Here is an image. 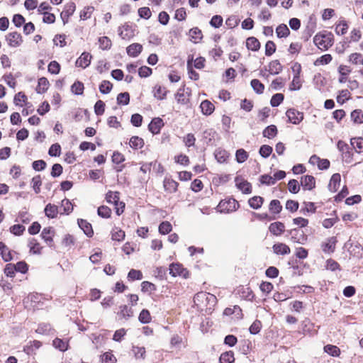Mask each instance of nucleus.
Here are the masks:
<instances>
[{
    "mask_svg": "<svg viewBox=\"0 0 363 363\" xmlns=\"http://www.w3.org/2000/svg\"><path fill=\"white\" fill-rule=\"evenodd\" d=\"M194 301L201 308L206 307V309H211L216 302V297L213 294L201 291L195 295Z\"/></svg>",
    "mask_w": 363,
    "mask_h": 363,
    "instance_id": "nucleus-1",
    "label": "nucleus"
},
{
    "mask_svg": "<svg viewBox=\"0 0 363 363\" xmlns=\"http://www.w3.org/2000/svg\"><path fill=\"white\" fill-rule=\"evenodd\" d=\"M313 41L319 49L325 50L333 44V35L330 33H317L313 38Z\"/></svg>",
    "mask_w": 363,
    "mask_h": 363,
    "instance_id": "nucleus-2",
    "label": "nucleus"
},
{
    "mask_svg": "<svg viewBox=\"0 0 363 363\" xmlns=\"http://www.w3.org/2000/svg\"><path fill=\"white\" fill-rule=\"evenodd\" d=\"M239 207L238 201L234 199L222 200L218 205V209L222 213L235 211Z\"/></svg>",
    "mask_w": 363,
    "mask_h": 363,
    "instance_id": "nucleus-3",
    "label": "nucleus"
},
{
    "mask_svg": "<svg viewBox=\"0 0 363 363\" xmlns=\"http://www.w3.org/2000/svg\"><path fill=\"white\" fill-rule=\"evenodd\" d=\"M169 274L173 277L180 276L184 278H187L189 276L188 271L178 263L172 264L169 266Z\"/></svg>",
    "mask_w": 363,
    "mask_h": 363,
    "instance_id": "nucleus-4",
    "label": "nucleus"
},
{
    "mask_svg": "<svg viewBox=\"0 0 363 363\" xmlns=\"http://www.w3.org/2000/svg\"><path fill=\"white\" fill-rule=\"evenodd\" d=\"M6 41L10 47L16 48L21 45L23 40L20 33L12 32L6 36Z\"/></svg>",
    "mask_w": 363,
    "mask_h": 363,
    "instance_id": "nucleus-5",
    "label": "nucleus"
},
{
    "mask_svg": "<svg viewBox=\"0 0 363 363\" xmlns=\"http://www.w3.org/2000/svg\"><path fill=\"white\" fill-rule=\"evenodd\" d=\"M286 116L288 117L289 121L292 123L293 124H298L303 119V113L299 112L293 108L289 109L286 111Z\"/></svg>",
    "mask_w": 363,
    "mask_h": 363,
    "instance_id": "nucleus-6",
    "label": "nucleus"
},
{
    "mask_svg": "<svg viewBox=\"0 0 363 363\" xmlns=\"http://www.w3.org/2000/svg\"><path fill=\"white\" fill-rule=\"evenodd\" d=\"M91 58L92 56L89 52H84L77 58L75 65L77 67L85 69L90 65Z\"/></svg>",
    "mask_w": 363,
    "mask_h": 363,
    "instance_id": "nucleus-7",
    "label": "nucleus"
},
{
    "mask_svg": "<svg viewBox=\"0 0 363 363\" xmlns=\"http://www.w3.org/2000/svg\"><path fill=\"white\" fill-rule=\"evenodd\" d=\"M163 125V121L160 118H155L149 124L148 129L152 134L156 135L160 133Z\"/></svg>",
    "mask_w": 363,
    "mask_h": 363,
    "instance_id": "nucleus-8",
    "label": "nucleus"
},
{
    "mask_svg": "<svg viewBox=\"0 0 363 363\" xmlns=\"http://www.w3.org/2000/svg\"><path fill=\"white\" fill-rule=\"evenodd\" d=\"M272 249L273 252L276 255H289L291 252L290 247L287 245L281 242L274 244L272 247Z\"/></svg>",
    "mask_w": 363,
    "mask_h": 363,
    "instance_id": "nucleus-9",
    "label": "nucleus"
},
{
    "mask_svg": "<svg viewBox=\"0 0 363 363\" xmlns=\"http://www.w3.org/2000/svg\"><path fill=\"white\" fill-rule=\"evenodd\" d=\"M337 240L335 237L330 238L322 244V250L325 253H332L335 251Z\"/></svg>",
    "mask_w": 363,
    "mask_h": 363,
    "instance_id": "nucleus-10",
    "label": "nucleus"
},
{
    "mask_svg": "<svg viewBox=\"0 0 363 363\" xmlns=\"http://www.w3.org/2000/svg\"><path fill=\"white\" fill-rule=\"evenodd\" d=\"M341 177L338 173L334 174L330 180L328 189L332 192H336L340 186Z\"/></svg>",
    "mask_w": 363,
    "mask_h": 363,
    "instance_id": "nucleus-11",
    "label": "nucleus"
},
{
    "mask_svg": "<svg viewBox=\"0 0 363 363\" xmlns=\"http://www.w3.org/2000/svg\"><path fill=\"white\" fill-rule=\"evenodd\" d=\"M200 108L203 115L210 116L214 112L215 106L210 101L204 100L201 103Z\"/></svg>",
    "mask_w": 363,
    "mask_h": 363,
    "instance_id": "nucleus-12",
    "label": "nucleus"
},
{
    "mask_svg": "<svg viewBox=\"0 0 363 363\" xmlns=\"http://www.w3.org/2000/svg\"><path fill=\"white\" fill-rule=\"evenodd\" d=\"M235 185L244 194H250L251 192L250 184L242 178L237 177L235 179Z\"/></svg>",
    "mask_w": 363,
    "mask_h": 363,
    "instance_id": "nucleus-13",
    "label": "nucleus"
},
{
    "mask_svg": "<svg viewBox=\"0 0 363 363\" xmlns=\"http://www.w3.org/2000/svg\"><path fill=\"white\" fill-rule=\"evenodd\" d=\"M337 71L340 74L339 82L342 84L345 83L347 81V76L352 71L350 67L345 65H340L338 67Z\"/></svg>",
    "mask_w": 363,
    "mask_h": 363,
    "instance_id": "nucleus-14",
    "label": "nucleus"
},
{
    "mask_svg": "<svg viewBox=\"0 0 363 363\" xmlns=\"http://www.w3.org/2000/svg\"><path fill=\"white\" fill-rule=\"evenodd\" d=\"M189 40L194 43H199L203 38L201 30L198 28H193L189 31Z\"/></svg>",
    "mask_w": 363,
    "mask_h": 363,
    "instance_id": "nucleus-15",
    "label": "nucleus"
},
{
    "mask_svg": "<svg viewBox=\"0 0 363 363\" xmlns=\"http://www.w3.org/2000/svg\"><path fill=\"white\" fill-rule=\"evenodd\" d=\"M301 186L306 190H311L315 187V180L313 176L306 175L301 178Z\"/></svg>",
    "mask_w": 363,
    "mask_h": 363,
    "instance_id": "nucleus-16",
    "label": "nucleus"
},
{
    "mask_svg": "<svg viewBox=\"0 0 363 363\" xmlns=\"http://www.w3.org/2000/svg\"><path fill=\"white\" fill-rule=\"evenodd\" d=\"M269 229L273 235L279 236L284 232L285 226L281 222H275L270 224Z\"/></svg>",
    "mask_w": 363,
    "mask_h": 363,
    "instance_id": "nucleus-17",
    "label": "nucleus"
},
{
    "mask_svg": "<svg viewBox=\"0 0 363 363\" xmlns=\"http://www.w3.org/2000/svg\"><path fill=\"white\" fill-rule=\"evenodd\" d=\"M55 235V230L52 227L45 228L41 233L43 239L49 245L52 242V238Z\"/></svg>",
    "mask_w": 363,
    "mask_h": 363,
    "instance_id": "nucleus-18",
    "label": "nucleus"
},
{
    "mask_svg": "<svg viewBox=\"0 0 363 363\" xmlns=\"http://www.w3.org/2000/svg\"><path fill=\"white\" fill-rule=\"evenodd\" d=\"M153 96L158 100H164L166 99L168 91L165 87L157 85L153 89Z\"/></svg>",
    "mask_w": 363,
    "mask_h": 363,
    "instance_id": "nucleus-19",
    "label": "nucleus"
},
{
    "mask_svg": "<svg viewBox=\"0 0 363 363\" xmlns=\"http://www.w3.org/2000/svg\"><path fill=\"white\" fill-rule=\"evenodd\" d=\"M175 99L178 104L185 105L189 101V96L184 91V89H179L175 94Z\"/></svg>",
    "mask_w": 363,
    "mask_h": 363,
    "instance_id": "nucleus-20",
    "label": "nucleus"
},
{
    "mask_svg": "<svg viewBox=\"0 0 363 363\" xmlns=\"http://www.w3.org/2000/svg\"><path fill=\"white\" fill-rule=\"evenodd\" d=\"M78 225L79 228L84 231V233L89 237H91L94 232L92 230L91 225L86 220L83 219L78 220Z\"/></svg>",
    "mask_w": 363,
    "mask_h": 363,
    "instance_id": "nucleus-21",
    "label": "nucleus"
},
{
    "mask_svg": "<svg viewBox=\"0 0 363 363\" xmlns=\"http://www.w3.org/2000/svg\"><path fill=\"white\" fill-rule=\"evenodd\" d=\"M143 46L139 43H133L127 48V53L131 57L138 56L142 51Z\"/></svg>",
    "mask_w": 363,
    "mask_h": 363,
    "instance_id": "nucleus-22",
    "label": "nucleus"
},
{
    "mask_svg": "<svg viewBox=\"0 0 363 363\" xmlns=\"http://www.w3.org/2000/svg\"><path fill=\"white\" fill-rule=\"evenodd\" d=\"M282 70V66L279 60H273L268 65V71L271 74H278Z\"/></svg>",
    "mask_w": 363,
    "mask_h": 363,
    "instance_id": "nucleus-23",
    "label": "nucleus"
},
{
    "mask_svg": "<svg viewBox=\"0 0 363 363\" xmlns=\"http://www.w3.org/2000/svg\"><path fill=\"white\" fill-rule=\"evenodd\" d=\"M246 46L248 50L257 51L260 48V43L256 38L250 37L246 40Z\"/></svg>",
    "mask_w": 363,
    "mask_h": 363,
    "instance_id": "nucleus-24",
    "label": "nucleus"
},
{
    "mask_svg": "<svg viewBox=\"0 0 363 363\" xmlns=\"http://www.w3.org/2000/svg\"><path fill=\"white\" fill-rule=\"evenodd\" d=\"M178 183L171 179H165L164 180V188L165 191L173 193L177 189Z\"/></svg>",
    "mask_w": 363,
    "mask_h": 363,
    "instance_id": "nucleus-25",
    "label": "nucleus"
},
{
    "mask_svg": "<svg viewBox=\"0 0 363 363\" xmlns=\"http://www.w3.org/2000/svg\"><path fill=\"white\" fill-rule=\"evenodd\" d=\"M125 232L118 227H115L111 230V238L118 242L123 241L125 238Z\"/></svg>",
    "mask_w": 363,
    "mask_h": 363,
    "instance_id": "nucleus-26",
    "label": "nucleus"
},
{
    "mask_svg": "<svg viewBox=\"0 0 363 363\" xmlns=\"http://www.w3.org/2000/svg\"><path fill=\"white\" fill-rule=\"evenodd\" d=\"M214 155L216 159L220 163L225 162L229 157L228 152L226 150L220 148L216 150Z\"/></svg>",
    "mask_w": 363,
    "mask_h": 363,
    "instance_id": "nucleus-27",
    "label": "nucleus"
},
{
    "mask_svg": "<svg viewBox=\"0 0 363 363\" xmlns=\"http://www.w3.org/2000/svg\"><path fill=\"white\" fill-rule=\"evenodd\" d=\"M130 146L135 149H140L144 146V140L143 138L138 136H133L129 141Z\"/></svg>",
    "mask_w": 363,
    "mask_h": 363,
    "instance_id": "nucleus-28",
    "label": "nucleus"
},
{
    "mask_svg": "<svg viewBox=\"0 0 363 363\" xmlns=\"http://www.w3.org/2000/svg\"><path fill=\"white\" fill-rule=\"evenodd\" d=\"M45 213L48 218H54L58 213V208L55 205L49 203L45 208Z\"/></svg>",
    "mask_w": 363,
    "mask_h": 363,
    "instance_id": "nucleus-29",
    "label": "nucleus"
},
{
    "mask_svg": "<svg viewBox=\"0 0 363 363\" xmlns=\"http://www.w3.org/2000/svg\"><path fill=\"white\" fill-rule=\"evenodd\" d=\"M49 85V82L45 77L40 78L36 89L37 92L40 94L45 92L48 89Z\"/></svg>",
    "mask_w": 363,
    "mask_h": 363,
    "instance_id": "nucleus-30",
    "label": "nucleus"
},
{
    "mask_svg": "<svg viewBox=\"0 0 363 363\" xmlns=\"http://www.w3.org/2000/svg\"><path fill=\"white\" fill-rule=\"evenodd\" d=\"M351 145L354 147L355 151L358 153L363 151V138H354L351 139Z\"/></svg>",
    "mask_w": 363,
    "mask_h": 363,
    "instance_id": "nucleus-31",
    "label": "nucleus"
},
{
    "mask_svg": "<svg viewBox=\"0 0 363 363\" xmlns=\"http://www.w3.org/2000/svg\"><path fill=\"white\" fill-rule=\"evenodd\" d=\"M277 134V128L274 125L267 126L263 130V136L267 138H273Z\"/></svg>",
    "mask_w": 363,
    "mask_h": 363,
    "instance_id": "nucleus-32",
    "label": "nucleus"
},
{
    "mask_svg": "<svg viewBox=\"0 0 363 363\" xmlns=\"http://www.w3.org/2000/svg\"><path fill=\"white\" fill-rule=\"evenodd\" d=\"M234 360V354L231 351L222 353L219 358L220 363H233Z\"/></svg>",
    "mask_w": 363,
    "mask_h": 363,
    "instance_id": "nucleus-33",
    "label": "nucleus"
},
{
    "mask_svg": "<svg viewBox=\"0 0 363 363\" xmlns=\"http://www.w3.org/2000/svg\"><path fill=\"white\" fill-rule=\"evenodd\" d=\"M332 56L330 54H325L316 59L314 62L315 66L325 65L329 64L332 61Z\"/></svg>",
    "mask_w": 363,
    "mask_h": 363,
    "instance_id": "nucleus-34",
    "label": "nucleus"
},
{
    "mask_svg": "<svg viewBox=\"0 0 363 363\" xmlns=\"http://www.w3.org/2000/svg\"><path fill=\"white\" fill-rule=\"evenodd\" d=\"M119 193L118 191H109L106 194V200L109 203H116L119 201Z\"/></svg>",
    "mask_w": 363,
    "mask_h": 363,
    "instance_id": "nucleus-35",
    "label": "nucleus"
},
{
    "mask_svg": "<svg viewBox=\"0 0 363 363\" xmlns=\"http://www.w3.org/2000/svg\"><path fill=\"white\" fill-rule=\"evenodd\" d=\"M138 320L142 323H149L152 320L150 313L147 309H143L140 313Z\"/></svg>",
    "mask_w": 363,
    "mask_h": 363,
    "instance_id": "nucleus-36",
    "label": "nucleus"
},
{
    "mask_svg": "<svg viewBox=\"0 0 363 363\" xmlns=\"http://www.w3.org/2000/svg\"><path fill=\"white\" fill-rule=\"evenodd\" d=\"M133 311L131 308L128 307L125 305L120 306V311L118 315L125 319H128V318L133 316Z\"/></svg>",
    "mask_w": 363,
    "mask_h": 363,
    "instance_id": "nucleus-37",
    "label": "nucleus"
},
{
    "mask_svg": "<svg viewBox=\"0 0 363 363\" xmlns=\"http://www.w3.org/2000/svg\"><path fill=\"white\" fill-rule=\"evenodd\" d=\"M133 353L136 359H144L145 358V348L144 347L133 346Z\"/></svg>",
    "mask_w": 363,
    "mask_h": 363,
    "instance_id": "nucleus-38",
    "label": "nucleus"
},
{
    "mask_svg": "<svg viewBox=\"0 0 363 363\" xmlns=\"http://www.w3.org/2000/svg\"><path fill=\"white\" fill-rule=\"evenodd\" d=\"M249 205L254 209H258L263 203V199L261 196H254L249 201Z\"/></svg>",
    "mask_w": 363,
    "mask_h": 363,
    "instance_id": "nucleus-39",
    "label": "nucleus"
},
{
    "mask_svg": "<svg viewBox=\"0 0 363 363\" xmlns=\"http://www.w3.org/2000/svg\"><path fill=\"white\" fill-rule=\"evenodd\" d=\"M28 247L30 248V252L33 254H40L41 247L40 244L35 239H30L28 242Z\"/></svg>",
    "mask_w": 363,
    "mask_h": 363,
    "instance_id": "nucleus-40",
    "label": "nucleus"
},
{
    "mask_svg": "<svg viewBox=\"0 0 363 363\" xmlns=\"http://www.w3.org/2000/svg\"><path fill=\"white\" fill-rule=\"evenodd\" d=\"M251 86L257 94H262L264 89V84L258 79H252L251 81Z\"/></svg>",
    "mask_w": 363,
    "mask_h": 363,
    "instance_id": "nucleus-41",
    "label": "nucleus"
},
{
    "mask_svg": "<svg viewBox=\"0 0 363 363\" xmlns=\"http://www.w3.org/2000/svg\"><path fill=\"white\" fill-rule=\"evenodd\" d=\"M1 258L5 262H9L13 259V252L1 243Z\"/></svg>",
    "mask_w": 363,
    "mask_h": 363,
    "instance_id": "nucleus-42",
    "label": "nucleus"
},
{
    "mask_svg": "<svg viewBox=\"0 0 363 363\" xmlns=\"http://www.w3.org/2000/svg\"><path fill=\"white\" fill-rule=\"evenodd\" d=\"M347 23L345 21H342L336 25L335 30L337 35H342L347 33Z\"/></svg>",
    "mask_w": 363,
    "mask_h": 363,
    "instance_id": "nucleus-43",
    "label": "nucleus"
},
{
    "mask_svg": "<svg viewBox=\"0 0 363 363\" xmlns=\"http://www.w3.org/2000/svg\"><path fill=\"white\" fill-rule=\"evenodd\" d=\"M98 215L104 218H108L111 215V210L110 208L106 206H101L98 208Z\"/></svg>",
    "mask_w": 363,
    "mask_h": 363,
    "instance_id": "nucleus-44",
    "label": "nucleus"
},
{
    "mask_svg": "<svg viewBox=\"0 0 363 363\" xmlns=\"http://www.w3.org/2000/svg\"><path fill=\"white\" fill-rule=\"evenodd\" d=\"M351 118L355 123H363V113L360 110H354L351 113Z\"/></svg>",
    "mask_w": 363,
    "mask_h": 363,
    "instance_id": "nucleus-45",
    "label": "nucleus"
},
{
    "mask_svg": "<svg viewBox=\"0 0 363 363\" xmlns=\"http://www.w3.org/2000/svg\"><path fill=\"white\" fill-rule=\"evenodd\" d=\"M350 91L347 89L342 90L337 96V101L340 104H343L346 101L350 99Z\"/></svg>",
    "mask_w": 363,
    "mask_h": 363,
    "instance_id": "nucleus-46",
    "label": "nucleus"
},
{
    "mask_svg": "<svg viewBox=\"0 0 363 363\" xmlns=\"http://www.w3.org/2000/svg\"><path fill=\"white\" fill-rule=\"evenodd\" d=\"M324 351L333 357H337L340 353V350L337 347L331 345L325 346Z\"/></svg>",
    "mask_w": 363,
    "mask_h": 363,
    "instance_id": "nucleus-47",
    "label": "nucleus"
},
{
    "mask_svg": "<svg viewBox=\"0 0 363 363\" xmlns=\"http://www.w3.org/2000/svg\"><path fill=\"white\" fill-rule=\"evenodd\" d=\"M302 86V80L301 76H294L293 80L290 84V89L293 91L299 90Z\"/></svg>",
    "mask_w": 363,
    "mask_h": 363,
    "instance_id": "nucleus-48",
    "label": "nucleus"
},
{
    "mask_svg": "<svg viewBox=\"0 0 363 363\" xmlns=\"http://www.w3.org/2000/svg\"><path fill=\"white\" fill-rule=\"evenodd\" d=\"M84 84L81 82H75L71 86L72 92L77 95H81L84 92Z\"/></svg>",
    "mask_w": 363,
    "mask_h": 363,
    "instance_id": "nucleus-49",
    "label": "nucleus"
},
{
    "mask_svg": "<svg viewBox=\"0 0 363 363\" xmlns=\"http://www.w3.org/2000/svg\"><path fill=\"white\" fill-rule=\"evenodd\" d=\"M269 208L273 213H279L282 209V206L279 201L274 199L270 202Z\"/></svg>",
    "mask_w": 363,
    "mask_h": 363,
    "instance_id": "nucleus-50",
    "label": "nucleus"
},
{
    "mask_svg": "<svg viewBox=\"0 0 363 363\" xmlns=\"http://www.w3.org/2000/svg\"><path fill=\"white\" fill-rule=\"evenodd\" d=\"M276 33L279 38H284L289 34V29L286 25L281 24L277 28Z\"/></svg>",
    "mask_w": 363,
    "mask_h": 363,
    "instance_id": "nucleus-51",
    "label": "nucleus"
},
{
    "mask_svg": "<svg viewBox=\"0 0 363 363\" xmlns=\"http://www.w3.org/2000/svg\"><path fill=\"white\" fill-rule=\"evenodd\" d=\"M53 346L60 351H65L68 348V343L61 339L56 338L53 340Z\"/></svg>",
    "mask_w": 363,
    "mask_h": 363,
    "instance_id": "nucleus-52",
    "label": "nucleus"
},
{
    "mask_svg": "<svg viewBox=\"0 0 363 363\" xmlns=\"http://www.w3.org/2000/svg\"><path fill=\"white\" fill-rule=\"evenodd\" d=\"M60 208H62L63 213L69 214L73 210V206L68 199H63L61 202Z\"/></svg>",
    "mask_w": 363,
    "mask_h": 363,
    "instance_id": "nucleus-53",
    "label": "nucleus"
},
{
    "mask_svg": "<svg viewBox=\"0 0 363 363\" xmlns=\"http://www.w3.org/2000/svg\"><path fill=\"white\" fill-rule=\"evenodd\" d=\"M172 227L169 222H162L159 226V232L162 235H166L172 231Z\"/></svg>",
    "mask_w": 363,
    "mask_h": 363,
    "instance_id": "nucleus-54",
    "label": "nucleus"
},
{
    "mask_svg": "<svg viewBox=\"0 0 363 363\" xmlns=\"http://www.w3.org/2000/svg\"><path fill=\"white\" fill-rule=\"evenodd\" d=\"M130 101V96L128 92L121 93L117 96V102L120 105H127Z\"/></svg>",
    "mask_w": 363,
    "mask_h": 363,
    "instance_id": "nucleus-55",
    "label": "nucleus"
},
{
    "mask_svg": "<svg viewBox=\"0 0 363 363\" xmlns=\"http://www.w3.org/2000/svg\"><path fill=\"white\" fill-rule=\"evenodd\" d=\"M362 55L358 52H354L349 55L348 61L355 65H360Z\"/></svg>",
    "mask_w": 363,
    "mask_h": 363,
    "instance_id": "nucleus-56",
    "label": "nucleus"
},
{
    "mask_svg": "<svg viewBox=\"0 0 363 363\" xmlns=\"http://www.w3.org/2000/svg\"><path fill=\"white\" fill-rule=\"evenodd\" d=\"M175 162L183 166H187L189 164V157L186 155L180 154L174 157Z\"/></svg>",
    "mask_w": 363,
    "mask_h": 363,
    "instance_id": "nucleus-57",
    "label": "nucleus"
},
{
    "mask_svg": "<svg viewBox=\"0 0 363 363\" xmlns=\"http://www.w3.org/2000/svg\"><path fill=\"white\" fill-rule=\"evenodd\" d=\"M183 142L184 143L186 147H190L194 145L196 142V138L194 137V134L188 133L184 137Z\"/></svg>",
    "mask_w": 363,
    "mask_h": 363,
    "instance_id": "nucleus-58",
    "label": "nucleus"
},
{
    "mask_svg": "<svg viewBox=\"0 0 363 363\" xmlns=\"http://www.w3.org/2000/svg\"><path fill=\"white\" fill-rule=\"evenodd\" d=\"M236 160L239 163L244 162L248 157L247 152L243 149H240L236 152Z\"/></svg>",
    "mask_w": 363,
    "mask_h": 363,
    "instance_id": "nucleus-59",
    "label": "nucleus"
},
{
    "mask_svg": "<svg viewBox=\"0 0 363 363\" xmlns=\"http://www.w3.org/2000/svg\"><path fill=\"white\" fill-rule=\"evenodd\" d=\"M60 70V65L56 61H52L48 65V72L52 74H57Z\"/></svg>",
    "mask_w": 363,
    "mask_h": 363,
    "instance_id": "nucleus-60",
    "label": "nucleus"
},
{
    "mask_svg": "<svg viewBox=\"0 0 363 363\" xmlns=\"http://www.w3.org/2000/svg\"><path fill=\"white\" fill-rule=\"evenodd\" d=\"M112 84L108 81H103L99 86V90L102 94H108L112 89Z\"/></svg>",
    "mask_w": 363,
    "mask_h": 363,
    "instance_id": "nucleus-61",
    "label": "nucleus"
},
{
    "mask_svg": "<svg viewBox=\"0 0 363 363\" xmlns=\"http://www.w3.org/2000/svg\"><path fill=\"white\" fill-rule=\"evenodd\" d=\"M272 152V147L267 145H263L260 147L259 154L262 157L267 158Z\"/></svg>",
    "mask_w": 363,
    "mask_h": 363,
    "instance_id": "nucleus-62",
    "label": "nucleus"
},
{
    "mask_svg": "<svg viewBox=\"0 0 363 363\" xmlns=\"http://www.w3.org/2000/svg\"><path fill=\"white\" fill-rule=\"evenodd\" d=\"M284 100V95L282 94H274L270 101L272 106H278Z\"/></svg>",
    "mask_w": 363,
    "mask_h": 363,
    "instance_id": "nucleus-63",
    "label": "nucleus"
},
{
    "mask_svg": "<svg viewBox=\"0 0 363 363\" xmlns=\"http://www.w3.org/2000/svg\"><path fill=\"white\" fill-rule=\"evenodd\" d=\"M103 363H116V358L110 352H106L101 356Z\"/></svg>",
    "mask_w": 363,
    "mask_h": 363,
    "instance_id": "nucleus-64",
    "label": "nucleus"
}]
</instances>
